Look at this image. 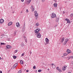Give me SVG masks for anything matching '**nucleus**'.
I'll return each mask as SVG.
<instances>
[{
	"label": "nucleus",
	"instance_id": "15",
	"mask_svg": "<svg viewBox=\"0 0 73 73\" xmlns=\"http://www.w3.org/2000/svg\"><path fill=\"white\" fill-rule=\"evenodd\" d=\"M13 23L12 22H9V23H8V26H10V25H12V24Z\"/></svg>",
	"mask_w": 73,
	"mask_h": 73
},
{
	"label": "nucleus",
	"instance_id": "4",
	"mask_svg": "<svg viewBox=\"0 0 73 73\" xmlns=\"http://www.w3.org/2000/svg\"><path fill=\"white\" fill-rule=\"evenodd\" d=\"M66 52L68 53V54H70V53H72V51L70 50H69V49H67Z\"/></svg>",
	"mask_w": 73,
	"mask_h": 73
},
{
	"label": "nucleus",
	"instance_id": "25",
	"mask_svg": "<svg viewBox=\"0 0 73 73\" xmlns=\"http://www.w3.org/2000/svg\"><path fill=\"white\" fill-rule=\"evenodd\" d=\"M36 26H38V25H39V23H36Z\"/></svg>",
	"mask_w": 73,
	"mask_h": 73
},
{
	"label": "nucleus",
	"instance_id": "30",
	"mask_svg": "<svg viewBox=\"0 0 73 73\" xmlns=\"http://www.w3.org/2000/svg\"><path fill=\"white\" fill-rule=\"evenodd\" d=\"M36 66H33V69H36Z\"/></svg>",
	"mask_w": 73,
	"mask_h": 73
},
{
	"label": "nucleus",
	"instance_id": "37",
	"mask_svg": "<svg viewBox=\"0 0 73 73\" xmlns=\"http://www.w3.org/2000/svg\"><path fill=\"white\" fill-rule=\"evenodd\" d=\"M15 53H16L17 52V50H16L15 51Z\"/></svg>",
	"mask_w": 73,
	"mask_h": 73
},
{
	"label": "nucleus",
	"instance_id": "9",
	"mask_svg": "<svg viewBox=\"0 0 73 73\" xmlns=\"http://www.w3.org/2000/svg\"><path fill=\"white\" fill-rule=\"evenodd\" d=\"M4 21L3 19H1L0 20V24H3V23H4Z\"/></svg>",
	"mask_w": 73,
	"mask_h": 73
},
{
	"label": "nucleus",
	"instance_id": "3",
	"mask_svg": "<svg viewBox=\"0 0 73 73\" xmlns=\"http://www.w3.org/2000/svg\"><path fill=\"white\" fill-rule=\"evenodd\" d=\"M68 41V39H66L64 40V41L63 43V45H65L66 44L67 42Z\"/></svg>",
	"mask_w": 73,
	"mask_h": 73
},
{
	"label": "nucleus",
	"instance_id": "26",
	"mask_svg": "<svg viewBox=\"0 0 73 73\" xmlns=\"http://www.w3.org/2000/svg\"><path fill=\"white\" fill-rule=\"evenodd\" d=\"M56 69H57V70H59L60 69V68H59V67H56Z\"/></svg>",
	"mask_w": 73,
	"mask_h": 73
},
{
	"label": "nucleus",
	"instance_id": "1",
	"mask_svg": "<svg viewBox=\"0 0 73 73\" xmlns=\"http://www.w3.org/2000/svg\"><path fill=\"white\" fill-rule=\"evenodd\" d=\"M35 33H36V34H38V33H39V31H40V30L39 29H36L35 31Z\"/></svg>",
	"mask_w": 73,
	"mask_h": 73
},
{
	"label": "nucleus",
	"instance_id": "46",
	"mask_svg": "<svg viewBox=\"0 0 73 73\" xmlns=\"http://www.w3.org/2000/svg\"><path fill=\"white\" fill-rule=\"evenodd\" d=\"M31 53H32V52H30V54H31Z\"/></svg>",
	"mask_w": 73,
	"mask_h": 73
},
{
	"label": "nucleus",
	"instance_id": "11",
	"mask_svg": "<svg viewBox=\"0 0 73 73\" xmlns=\"http://www.w3.org/2000/svg\"><path fill=\"white\" fill-rule=\"evenodd\" d=\"M66 21H67V23H70V20H69V19H65Z\"/></svg>",
	"mask_w": 73,
	"mask_h": 73
},
{
	"label": "nucleus",
	"instance_id": "13",
	"mask_svg": "<svg viewBox=\"0 0 73 73\" xmlns=\"http://www.w3.org/2000/svg\"><path fill=\"white\" fill-rule=\"evenodd\" d=\"M51 65H52V66L53 68H55L56 66H55V64H54L52 63V64H51Z\"/></svg>",
	"mask_w": 73,
	"mask_h": 73
},
{
	"label": "nucleus",
	"instance_id": "48",
	"mask_svg": "<svg viewBox=\"0 0 73 73\" xmlns=\"http://www.w3.org/2000/svg\"><path fill=\"white\" fill-rule=\"evenodd\" d=\"M1 38H2V37H1Z\"/></svg>",
	"mask_w": 73,
	"mask_h": 73
},
{
	"label": "nucleus",
	"instance_id": "21",
	"mask_svg": "<svg viewBox=\"0 0 73 73\" xmlns=\"http://www.w3.org/2000/svg\"><path fill=\"white\" fill-rule=\"evenodd\" d=\"M68 54H67L66 53H64V56H67V55H68Z\"/></svg>",
	"mask_w": 73,
	"mask_h": 73
},
{
	"label": "nucleus",
	"instance_id": "20",
	"mask_svg": "<svg viewBox=\"0 0 73 73\" xmlns=\"http://www.w3.org/2000/svg\"><path fill=\"white\" fill-rule=\"evenodd\" d=\"M20 64H23V60H21V62H20Z\"/></svg>",
	"mask_w": 73,
	"mask_h": 73
},
{
	"label": "nucleus",
	"instance_id": "18",
	"mask_svg": "<svg viewBox=\"0 0 73 73\" xmlns=\"http://www.w3.org/2000/svg\"><path fill=\"white\" fill-rule=\"evenodd\" d=\"M58 20H59V19L58 18H56V21L58 23Z\"/></svg>",
	"mask_w": 73,
	"mask_h": 73
},
{
	"label": "nucleus",
	"instance_id": "40",
	"mask_svg": "<svg viewBox=\"0 0 73 73\" xmlns=\"http://www.w3.org/2000/svg\"><path fill=\"white\" fill-rule=\"evenodd\" d=\"M67 58L68 59V60H69V59H70V58H69V57H67Z\"/></svg>",
	"mask_w": 73,
	"mask_h": 73
},
{
	"label": "nucleus",
	"instance_id": "28",
	"mask_svg": "<svg viewBox=\"0 0 73 73\" xmlns=\"http://www.w3.org/2000/svg\"><path fill=\"white\" fill-rule=\"evenodd\" d=\"M42 70H38V72H41Z\"/></svg>",
	"mask_w": 73,
	"mask_h": 73
},
{
	"label": "nucleus",
	"instance_id": "43",
	"mask_svg": "<svg viewBox=\"0 0 73 73\" xmlns=\"http://www.w3.org/2000/svg\"><path fill=\"white\" fill-rule=\"evenodd\" d=\"M37 18H38L37 17H36V20H37Z\"/></svg>",
	"mask_w": 73,
	"mask_h": 73
},
{
	"label": "nucleus",
	"instance_id": "38",
	"mask_svg": "<svg viewBox=\"0 0 73 73\" xmlns=\"http://www.w3.org/2000/svg\"><path fill=\"white\" fill-rule=\"evenodd\" d=\"M26 12H28V9H27Z\"/></svg>",
	"mask_w": 73,
	"mask_h": 73
},
{
	"label": "nucleus",
	"instance_id": "14",
	"mask_svg": "<svg viewBox=\"0 0 73 73\" xmlns=\"http://www.w3.org/2000/svg\"><path fill=\"white\" fill-rule=\"evenodd\" d=\"M54 7H57V5L56 3H55L54 4Z\"/></svg>",
	"mask_w": 73,
	"mask_h": 73
},
{
	"label": "nucleus",
	"instance_id": "35",
	"mask_svg": "<svg viewBox=\"0 0 73 73\" xmlns=\"http://www.w3.org/2000/svg\"><path fill=\"white\" fill-rule=\"evenodd\" d=\"M45 0H41V1L42 2H44V1H45Z\"/></svg>",
	"mask_w": 73,
	"mask_h": 73
},
{
	"label": "nucleus",
	"instance_id": "33",
	"mask_svg": "<svg viewBox=\"0 0 73 73\" xmlns=\"http://www.w3.org/2000/svg\"><path fill=\"white\" fill-rule=\"evenodd\" d=\"M57 27V25H56L54 26V28H56Z\"/></svg>",
	"mask_w": 73,
	"mask_h": 73
},
{
	"label": "nucleus",
	"instance_id": "39",
	"mask_svg": "<svg viewBox=\"0 0 73 73\" xmlns=\"http://www.w3.org/2000/svg\"><path fill=\"white\" fill-rule=\"evenodd\" d=\"M71 58L72 59H73V56H71Z\"/></svg>",
	"mask_w": 73,
	"mask_h": 73
},
{
	"label": "nucleus",
	"instance_id": "34",
	"mask_svg": "<svg viewBox=\"0 0 73 73\" xmlns=\"http://www.w3.org/2000/svg\"><path fill=\"white\" fill-rule=\"evenodd\" d=\"M71 17H72L73 16V13H72L70 15Z\"/></svg>",
	"mask_w": 73,
	"mask_h": 73
},
{
	"label": "nucleus",
	"instance_id": "6",
	"mask_svg": "<svg viewBox=\"0 0 73 73\" xmlns=\"http://www.w3.org/2000/svg\"><path fill=\"white\" fill-rule=\"evenodd\" d=\"M17 65H18V64H17V63L15 64L13 66V69H15V68H16V66H17Z\"/></svg>",
	"mask_w": 73,
	"mask_h": 73
},
{
	"label": "nucleus",
	"instance_id": "45",
	"mask_svg": "<svg viewBox=\"0 0 73 73\" xmlns=\"http://www.w3.org/2000/svg\"><path fill=\"white\" fill-rule=\"evenodd\" d=\"M0 73H2V71H0Z\"/></svg>",
	"mask_w": 73,
	"mask_h": 73
},
{
	"label": "nucleus",
	"instance_id": "17",
	"mask_svg": "<svg viewBox=\"0 0 73 73\" xmlns=\"http://www.w3.org/2000/svg\"><path fill=\"white\" fill-rule=\"evenodd\" d=\"M27 3H30L31 2V0H27Z\"/></svg>",
	"mask_w": 73,
	"mask_h": 73
},
{
	"label": "nucleus",
	"instance_id": "12",
	"mask_svg": "<svg viewBox=\"0 0 73 73\" xmlns=\"http://www.w3.org/2000/svg\"><path fill=\"white\" fill-rule=\"evenodd\" d=\"M6 47L7 49H10V48H11V46L9 45H7L6 46Z\"/></svg>",
	"mask_w": 73,
	"mask_h": 73
},
{
	"label": "nucleus",
	"instance_id": "31",
	"mask_svg": "<svg viewBox=\"0 0 73 73\" xmlns=\"http://www.w3.org/2000/svg\"><path fill=\"white\" fill-rule=\"evenodd\" d=\"M58 71H59V72H60V73L61 72H62V70H60V69H59V70H58Z\"/></svg>",
	"mask_w": 73,
	"mask_h": 73
},
{
	"label": "nucleus",
	"instance_id": "7",
	"mask_svg": "<svg viewBox=\"0 0 73 73\" xmlns=\"http://www.w3.org/2000/svg\"><path fill=\"white\" fill-rule=\"evenodd\" d=\"M16 26L18 28H19V27H20V25L19 23H16Z\"/></svg>",
	"mask_w": 73,
	"mask_h": 73
},
{
	"label": "nucleus",
	"instance_id": "10",
	"mask_svg": "<svg viewBox=\"0 0 73 73\" xmlns=\"http://www.w3.org/2000/svg\"><path fill=\"white\" fill-rule=\"evenodd\" d=\"M65 40V38L64 37H63L61 38V41L62 42H63L64 40Z\"/></svg>",
	"mask_w": 73,
	"mask_h": 73
},
{
	"label": "nucleus",
	"instance_id": "19",
	"mask_svg": "<svg viewBox=\"0 0 73 73\" xmlns=\"http://www.w3.org/2000/svg\"><path fill=\"white\" fill-rule=\"evenodd\" d=\"M35 16L37 17V16H38V13H36V14H35Z\"/></svg>",
	"mask_w": 73,
	"mask_h": 73
},
{
	"label": "nucleus",
	"instance_id": "2",
	"mask_svg": "<svg viewBox=\"0 0 73 73\" xmlns=\"http://www.w3.org/2000/svg\"><path fill=\"white\" fill-rule=\"evenodd\" d=\"M56 16V15L54 13H52L51 14L52 18H54Z\"/></svg>",
	"mask_w": 73,
	"mask_h": 73
},
{
	"label": "nucleus",
	"instance_id": "24",
	"mask_svg": "<svg viewBox=\"0 0 73 73\" xmlns=\"http://www.w3.org/2000/svg\"><path fill=\"white\" fill-rule=\"evenodd\" d=\"M35 11V8H33L32 10V12H34Z\"/></svg>",
	"mask_w": 73,
	"mask_h": 73
},
{
	"label": "nucleus",
	"instance_id": "22",
	"mask_svg": "<svg viewBox=\"0 0 73 73\" xmlns=\"http://www.w3.org/2000/svg\"><path fill=\"white\" fill-rule=\"evenodd\" d=\"M33 5L31 6L30 7V9H33Z\"/></svg>",
	"mask_w": 73,
	"mask_h": 73
},
{
	"label": "nucleus",
	"instance_id": "29",
	"mask_svg": "<svg viewBox=\"0 0 73 73\" xmlns=\"http://www.w3.org/2000/svg\"><path fill=\"white\" fill-rule=\"evenodd\" d=\"M34 13H35V14H36V13H37V11H35L34 12Z\"/></svg>",
	"mask_w": 73,
	"mask_h": 73
},
{
	"label": "nucleus",
	"instance_id": "16",
	"mask_svg": "<svg viewBox=\"0 0 73 73\" xmlns=\"http://www.w3.org/2000/svg\"><path fill=\"white\" fill-rule=\"evenodd\" d=\"M45 41L46 42H48L49 41V39L47 38H46Z\"/></svg>",
	"mask_w": 73,
	"mask_h": 73
},
{
	"label": "nucleus",
	"instance_id": "36",
	"mask_svg": "<svg viewBox=\"0 0 73 73\" xmlns=\"http://www.w3.org/2000/svg\"><path fill=\"white\" fill-rule=\"evenodd\" d=\"M24 53H23L22 54V56H24Z\"/></svg>",
	"mask_w": 73,
	"mask_h": 73
},
{
	"label": "nucleus",
	"instance_id": "27",
	"mask_svg": "<svg viewBox=\"0 0 73 73\" xmlns=\"http://www.w3.org/2000/svg\"><path fill=\"white\" fill-rule=\"evenodd\" d=\"M17 57H16V56H13V58H16Z\"/></svg>",
	"mask_w": 73,
	"mask_h": 73
},
{
	"label": "nucleus",
	"instance_id": "47",
	"mask_svg": "<svg viewBox=\"0 0 73 73\" xmlns=\"http://www.w3.org/2000/svg\"><path fill=\"white\" fill-rule=\"evenodd\" d=\"M0 60H1V57H0Z\"/></svg>",
	"mask_w": 73,
	"mask_h": 73
},
{
	"label": "nucleus",
	"instance_id": "42",
	"mask_svg": "<svg viewBox=\"0 0 73 73\" xmlns=\"http://www.w3.org/2000/svg\"><path fill=\"white\" fill-rule=\"evenodd\" d=\"M25 42H27V40H25Z\"/></svg>",
	"mask_w": 73,
	"mask_h": 73
},
{
	"label": "nucleus",
	"instance_id": "41",
	"mask_svg": "<svg viewBox=\"0 0 73 73\" xmlns=\"http://www.w3.org/2000/svg\"><path fill=\"white\" fill-rule=\"evenodd\" d=\"M29 72V70H27L26 71V72Z\"/></svg>",
	"mask_w": 73,
	"mask_h": 73
},
{
	"label": "nucleus",
	"instance_id": "5",
	"mask_svg": "<svg viewBox=\"0 0 73 73\" xmlns=\"http://www.w3.org/2000/svg\"><path fill=\"white\" fill-rule=\"evenodd\" d=\"M37 37L38 38H40L41 36V35L40 34V33H38L37 34Z\"/></svg>",
	"mask_w": 73,
	"mask_h": 73
},
{
	"label": "nucleus",
	"instance_id": "8",
	"mask_svg": "<svg viewBox=\"0 0 73 73\" xmlns=\"http://www.w3.org/2000/svg\"><path fill=\"white\" fill-rule=\"evenodd\" d=\"M66 67H67V66H64L62 67V70L63 71H65V68H66Z\"/></svg>",
	"mask_w": 73,
	"mask_h": 73
},
{
	"label": "nucleus",
	"instance_id": "32",
	"mask_svg": "<svg viewBox=\"0 0 73 73\" xmlns=\"http://www.w3.org/2000/svg\"><path fill=\"white\" fill-rule=\"evenodd\" d=\"M17 73H21V71H19Z\"/></svg>",
	"mask_w": 73,
	"mask_h": 73
},
{
	"label": "nucleus",
	"instance_id": "23",
	"mask_svg": "<svg viewBox=\"0 0 73 73\" xmlns=\"http://www.w3.org/2000/svg\"><path fill=\"white\" fill-rule=\"evenodd\" d=\"M5 43H1V45H5Z\"/></svg>",
	"mask_w": 73,
	"mask_h": 73
},
{
	"label": "nucleus",
	"instance_id": "44",
	"mask_svg": "<svg viewBox=\"0 0 73 73\" xmlns=\"http://www.w3.org/2000/svg\"><path fill=\"white\" fill-rule=\"evenodd\" d=\"M24 0H21V1L23 2V1H24Z\"/></svg>",
	"mask_w": 73,
	"mask_h": 73
}]
</instances>
